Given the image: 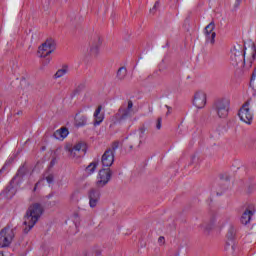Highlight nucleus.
<instances>
[{"mask_svg":"<svg viewBox=\"0 0 256 256\" xmlns=\"http://www.w3.org/2000/svg\"><path fill=\"white\" fill-rule=\"evenodd\" d=\"M0 256H4L3 253L0 252Z\"/></svg>","mask_w":256,"mask_h":256,"instance_id":"40","label":"nucleus"},{"mask_svg":"<svg viewBox=\"0 0 256 256\" xmlns=\"http://www.w3.org/2000/svg\"><path fill=\"white\" fill-rule=\"evenodd\" d=\"M193 105L197 107V109H203L205 105H207V94L203 91H198L194 95Z\"/></svg>","mask_w":256,"mask_h":256,"instance_id":"13","label":"nucleus"},{"mask_svg":"<svg viewBox=\"0 0 256 256\" xmlns=\"http://www.w3.org/2000/svg\"><path fill=\"white\" fill-rule=\"evenodd\" d=\"M241 1L242 0H236V6L239 7V5H241Z\"/></svg>","mask_w":256,"mask_h":256,"instance_id":"32","label":"nucleus"},{"mask_svg":"<svg viewBox=\"0 0 256 256\" xmlns=\"http://www.w3.org/2000/svg\"><path fill=\"white\" fill-rule=\"evenodd\" d=\"M15 239V230L11 226H6L0 231V248L9 247Z\"/></svg>","mask_w":256,"mask_h":256,"instance_id":"2","label":"nucleus"},{"mask_svg":"<svg viewBox=\"0 0 256 256\" xmlns=\"http://www.w3.org/2000/svg\"><path fill=\"white\" fill-rule=\"evenodd\" d=\"M256 57V47L255 44H251V58L249 59V66L253 65V62L255 61Z\"/></svg>","mask_w":256,"mask_h":256,"instance_id":"23","label":"nucleus"},{"mask_svg":"<svg viewBox=\"0 0 256 256\" xmlns=\"http://www.w3.org/2000/svg\"><path fill=\"white\" fill-rule=\"evenodd\" d=\"M130 149H133V145L130 146Z\"/></svg>","mask_w":256,"mask_h":256,"instance_id":"39","label":"nucleus"},{"mask_svg":"<svg viewBox=\"0 0 256 256\" xmlns=\"http://www.w3.org/2000/svg\"><path fill=\"white\" fill-rule=\"evenodd\" d=\"M161 123H162V119L161 118H158L157 121H156V129H161Z\"/></svg>","mask_w":256,"mask_h":256,"instance_id":"29","label":"nucleus"},{"mask_svg":"<svg viewBox=\"0 0 256 256\" xmlns=\"http://www.w3.org/2000/svg\"><path fill=\"white\" fill-rule=\"evenodd\" d=\"M255 215V210L253 208H247L241 218H240V222L242 223V225H249V223H251V219H253V216Z\"/></svg>","mask_w":256,"mask_h":256,"instance_id":"16","label":"nucleus"},{"mask_svg":"<svg viewBox=\"0 0 256 256\" xmlns=\"http://www.w3.org/2000/svg\"><path fill=\"white\" fill-rule=\"evenodd\" d=\"M218 227H223V225H225V223H221V220L218 221Z\"/></svg>","mask_w":256,"mask_h":256,"instance_id":"31","label":"nucleus"},{"mask_svg":"<svg viewBox=\"0 0 256 256\" xmlns=\"http://www.w3.org/2000/svg\"><path fill=\"white\" fill-rule=\"evenodd\" d=\"M38 185H39V182L36 183L35 188H34V191H35V189H37V186H38Z\"/></svg>","mask_w":256,"mask_h":256,"instance_id":"37","label":"nucleus"},{"mask_svg":"<svg viewBox=\"0 0 256 256\" xmlns=\"http://www.w3.org/2000/svg\"><path fill=\"white\" fill-rule=\"evenodd\" d=\"M73 221H74L75 225H77V223H79V221H80L79 214L73 215Z\"/></svg>","mask_w":256,"mask_h":256,"instance_id":"28","label":"nucleus"},{"mask_svg":"<svg viewBox=\"0 0 256 256\" xmlns=\"http://www.w3.org/2000/svg\"><path fill=\"white\" fill-rule=\"evenodd\" d=\"M51 63V57L45 58L42 60V65H49Z\"/></svg>","mask_w":256,"mask_h":256,"instance_id":"26","label":"nucleus"},{"mask_svg":"<svg viewBox=\"0 0 256 256\" xmlns=\"http://www.w3.org/2000/svg\"><path fill=\"white\" fill-rule=\"evenodd\" d=\"M74 121L76 127H84V125H87V116L76 114Z\"/></svg>","mask_w":256,"mask_h":256,"instance_id":"18","label":"nucleus"},{"mask_svg":"<svg viewBox=\"0 0 256 256\" xmlns=\"http://www.w3.org/2000/svg\"><path fill=\"white\" fill-rule=\"evenodd\" d=\"M24 173H25V168L24 167L19 168L16 177H19V175H21V177H23Z\"/></svg>","mask_w":256,"mask_h":256,"instance_id":"27","label":"nucleus"},{"mask_svg":"<svg viewBox=\"0 0 256 256\" xmlns=\"http://www.w3.org/2000/svg\"><path fill=\"white\" fill-rule=\"evenodd\" d=\"M249 105H251V103L246 101L238 112L240 121H243V123H246V125H251V123H253V112L251 111Z\"/></svg>","mask_w":256,"mask_h":256,"instance_id":"6","label":"nucleus"},{"mask_svg":"<svg viewBox=\"0 0 256 256\" xmlns=\"http://www.w3.org/2000/svg\"><path fill=\"white\" fill-rule=\"evenodd\" d=\"M44 177H45L47 183H49V184L53 183V181L55 180L53 174H45Z\"/></svg>","mask_w":256,"mask_h":256,"instance_id":"25","label":"nucleus"},{"mask_svg":"<svg viewBox=\"0 0 256 256\" xmlns=\"http://www.w3.org/2000/svg\"><path fill=\"white\" fill-rule=\"evenodd\" d=\"M125 77H127V68L120 67L117 72V79H119L120 81H123Z\"/></svg>","mask_w":256,"mask_h":256,"instance_id":"22","label":"nucleus"},{"mask_svg":"<svg viewBox=\"0 0 256 256\" xmlns=\"http://www.w3.org/2000/svg\"><path fill=\"white\" fill-rule=\"evenodd\" d=\"M56 48L57 44L55 43V40L48 39L38 48V57H49V55H51Z\"/></svg>","mask_w":256,"mask_h":256,"instance_id":"7","label":"nucleus"},{"mask_svg":"<svg viewBox=\"0 0 256 256\" xmlns=\"http://www.w3.org/2000/svg\"><path fill=\"white\" fill-rule=\"evenodd\" d=\"M230 61L234 66L239 64L245 65L247 63V60H245V50L241 46L234 47L231 50Z\"/></svg>","mask_w":256,"mask_h":256,"instance_id":"5","label":"nucleus"},{"mask_svg":"<svg viewBox=\"0 0 256 256\" xmlns=\"http://www.w3.org/2000/svg\"><path fill=\"white\" fill-rule=\"evenodd\" d=\"M41 215H43V206H41V204L34 203L29 206L24 216V233H28L33 227H35L37 221L41 219Z\"/></svg>","mask_w":256,"mask_h":256,"instance_id":"1","label":"nucleus"},{"mask_svg":"<svg viewBox=\"0 0 256 256\" xmlns=\"http://www.w3.org/2000/svg\"><path fill=\"white\" fill-rule=\"evenodd\" d=\"M214 109L220 119H225L229 115V100L223 99L216 101Z\"/></svg>","mask_w":256,"mask_h":256,"instance_id":"8","label":"nucleus"},{"mask_svg":"<svg viewBox=\"0 0 256 256\" xmlns=\"http://www.w3.org/2000/svg\"><path fill=\"white\" fill-rule=\"evenodd\" d=\"M204 35L206 38V43H210L211 45H215V37H217V33H215V22L211 21L204 29Z\"/></svg>","mask_w":256,"mask_h":256,"instance_id":"11","label":"nucleus"},{"mask_svg":"<svg viewBox=\"0 0 256 256\" xmlns=\"http://www.w3.org/2000/svg\"><path fill=\"white\" fill-rule=\"evenodd\" d=\"M5 171V166L2 167V169L0 170V175L1 173H3Z\"/></svg>","mask_w":256,"mask_h":256,"instance_id":"35","label":"nucleus"},{"mask_svg":"<svg viewBox=\"0 0 256 256\" xmlns=\"http://www.w3.org/2000/svg\"><path fill=\"white\" fill-rule=\"evenodd\" d=\"M13 188H7V191H8V193H9V191H11Z\"/></svg>","mask_w":256,"mask_h":256,"instance_id":"38","label":"nucleus"},{"mask_svg":"<svg viewBox=\"0 0 256 256\" xmlns=\"http://www.w3.org/2000/svg\"><path fill=\"white\" fill-rule=\"evenodd\" d=\"M97 165H99V163L91 162L85 169L87 175H93V173H95V169H97Z\"/></svg>","mask_w":256,"mask_h":256,"instance_id":"21","label":"nucleus"},{"mask_svg":"<svg viewBox=\"0 0 256 256\" xmlns=\"http://www.w3.org/2000/svg\"><path fill=\"white\" fill-rule=\"evenodd\" d=\"M159 5V2H156L154 7L152 8V11Z\"/></svg>","mask_w":256,"mask_h":256,"instance_id":"34","label":"nucleus"},{"mask_svg":"<svg viewBox=\"0 0 256 256\" xmlns=\"http://www.w3.org/2000/svg\"><path fill=\"white\" fill-rule=\"evenodd\" d=\"M66 151H68L70 157L73 159L75 157H81V151H85V144L79 142L73 148H66Z\"/></svg>","mask_w":256,"mask_h":256,"instance_id":"15","label":"nucleus"},{"mask_svg":"<svg viewBox=\"0 0 256 256\" xmlns=\"http://www.w3.org/2000/svg\"><path fill=\"white\" fill-rule=\"evenodd\" d=\"M143 135H145V129L141 128L139 130V140L137 143V147H141V144L143 143Z\"/></svg>","mask_w":256,"mask_h":256,"instance_id":"24","label":"nucleus"},{"mask_svg":"<svg viewBox=\"0 0 256 256\" xmlns=\"http://www.w3.org/2000/svg\"><path fill=\"white\" fill-rule=\"evenodd\" d=\"M69 135V130L67 128H61L54 132L55 139L63 141Z\"/></svg>","mask_w":256,"mask_h":256,"instance_id":"17","label":"nucleus"},{"mask_svg":"<svg viewBox=\"0 0 256 256\" xmlns=\"http://www.w3.org/2000/svg\"><path fill=\"white\" fill-rule=\"evenodd\" d=\"M102 44L103 40H101V37L97 36L90 44L89 55H91L92 57H99Z\"/></svg>","mask_w":256,"mask_h":256,"instance_id":"12","label":"nucleus"},{"mask_svg":"<svg viewBox=\"0 0 256 256\" xmlns=\"http://www.w3.org/2000/svg\"><path fill=\"white\" fill-rule=\"evenodd\" d=\"M255 75H256V73L254 72V73L252 74V79H251V82H250V83H253V79H255Z\"/></svg>","mask_w":256,"mask_h":256,"instance_id":"33","label":"nucleus"},{"mask_svg":"<svg viewBox=\"0 0 256 256\" xmlns=\"http://www.w3.org/2000/svg\"><path fill=\"white\" fill-rule=\"evenodd\" d=\"M101 106H98V108L95 110L94 112V118H95V122L94 125H101V123H103V114H101Z\"/></svg>","mask_w":256,"mask_h":256,"instance_id":"19","label":"nucleus"},{"mask_svg":"<svg viewBox=\"0 0 256 256\" xmlns=\"http://www.w3.org/2000/svg\"><path fill=\"white\" fill-rule=\"evenodd\" d=\"M119 149V142H113L111 148L107 149L102 155V165L111 167L115 161V152Z\"/></svg>","mask_w":256,"mask_h":256,"instance_id":"4","label":"nucleus"},{"mask_svg":"<svg viewBox=\"0 0 256 256\" xmlns=\"http://www.w3.org/2000/svg\"><path fill=\"white\" fill-rule=\"evenodd\" d=\"M69 73V67L63 66L61 69L57 70V72L54 74V79H61V77H65Z\"/></svg>","mask_w":256,"mask_h":256,"instance_id":"20","label":"nucleus"},{"mask_svg":"<svg viewBox=\"0 0 256 256\" xmlns=\"http://www.w3.org/2000/svg\"><path fill=\"white\" fill-rule=\"evenodd\" d=\"M47 199H51V197H53V194H49L48 196H46Z\"/></svg>","mask_w":256,"mask_h":256,"instance_id":"36","label":"nucleus"},{"mask_svg":"<svg viewBox=\"0 0 256 256\" xmlns=\"http://www.w3.org/2000/svg\"><path fill=\"white\" fill-rule=\"evenodd\" d=\"M88 198H89V206L91 209H95L97 207V204L99 203V200L101 199V192L95 188H92L88 192Z\"/></svg>","mask_w":256,"mask_h":256,"instance_id":"14","label":"nucleus"},{"mask_svg":"<svg viewBox=\"0 0 256 256\" xmlns=\"http://www.w3.org/2000/svg\"><path fill=\"white\" fill-rule=\"evenodd\" d=\"M158 243H159V245H165V237L160 236V237L158 238Z\"/></svg>","mask_w":256,"mask_h":256,"instance_id":"30","label":"nucleus"},{"mask_svg":"<svg viewBox=\"0 0 256 256\" xmlns=\"http://www.w3.org/2000/svg\"><path fill=\"white\" fill-rule=\"evenodd\" d=\"M133 115H135V109H133V101L131 100L124 102L117 113V117L120 121H125V119H131Z\"/></svg>","mask_w":256,"mask_h":256,"instance_id":"3","label":"nucleus"},{"mask_svg":"<svg viewBox=\"0 0 256 256\" xmlns=\"http://www.w3.org/2000/svg\"><path fill=\"white\" fill-rule=\"evenodd\" d=\"M111 170L110 169H102L99 171L96 181V187L101 189L111 181Z\"/></svg>","mask_w":256,"mask_h":256,"instance_id":"10","label":"nucleus"},{"mask_svg":"<svg viewBox=\"0 0 256 256\" xmlns=\"http://www.w3.org/2000/svg\"><path fill=\"white\" fill-rule=\"evenodd\" d=\"M236 234H237V229L234 228L233 226H230V228L228 229L227 235H226L228 241L226 242L225 249H226V251L231 253V255H233V253H235V249H237V246L235 245V242L233 241L235 239Z\"/></svg>","mask_w":256,"mask_h":256,"instance_id":"9","label":"nucleus"}]
</instances>
